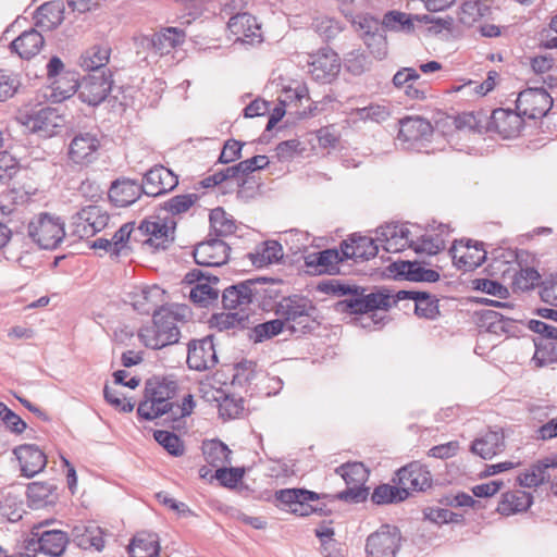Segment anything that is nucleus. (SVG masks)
Instances as JSON below:
<instances>
[{"instance_id": "f257e3e1", "label": "nucleus", "mask_w": 557, "mask_h": 557, "mask_svg": "<svg viewBox=\"0 0 557 557\" xmlns=\"http://www.w3.org/2000/svg\"><path fill=\"white\" fill-rule=\"evenodd\" d=\"M190 310L186 305H171L154 311L151 325L144 326L138 332L143 344L152 349H161L175 344L180 339L178 322H185Z\"/></svg>"}, {"instance_id": "f03ea898", "label": "nucleus", "mask_w": 557, "mask_h": 557, "mask_svg": "<svg viewBox=\"0 0 557 557\" xmlns=\"http://www.w3.org/2000/svg\"><path fill=\"white\" fill-rule=\"evenodd\" d=\"M230 35L211 38V53L225 55L235 44L255 46L263 41L261 24L248 12L232 15L226 23Z\"/></svg>"}, {"instance_id": "7ed1b4c3", "label": "nucleus", "mask_w": 557, "mask_h": 557, "mask_svg": "<svg viewBox=\"0 0 557 557\" xmlns=\"http://www.w3.org/2000/svg\"><path fill=\"white\" fill-rule=\"evenodd\" d=\"M231 384L246 387L245 393L250 396L261 394L270 396L282 388V380L269 376L255 361L243 360L232 368Z\"/></svg>"}, {"instance_id": "20e7f679", "label": "nucleus", "mask_w": 557, "mask_h": 557, "mask_svg": "<svg viewBox=\"0 0 557 557\" xmlns=\"http://www.w3.org/2000/svg\"><path fill=\"white\" fill-rule=\"evenodd\" d=\"M67 81L70 85L64 89L60 85L55 86L54 89L59 90L60 96L65 99L78 91L79 99L89 106H98L104 101L113 84L110 72L88 73L81 82H77L74 76H71ZM54 84H60V82H54Z\"/></svg>"}, {"instance_id": "39448f33", "label": "nucleus", "mask_w": 557, "mask_h": 557, "mask_svg": "<svg viewBox=\"0 0 557 557\" xmlns=\"http://www.w3.org/2000/svg\"><path fill=\"white\" fill-rule=\"evenodd\" d=\"M27 233L38 247L52 250L58 248L65 237L64 222L54 214L42 212L29 221Z\"/></svg>"}, {"instance_id": "423d86ee", "label": "nucleus", "mask_w": 557, "mask_h": 557, "mask_svg": "<svg viewBox=\"0 0 557 557\" xmlns=\"http://www.w3.org/2000/svg\"><path fill=\"white\" fill-rule=\"evenodd\" d=\"M175 222L150 216L140 222L135 230L134 239L143 237V246L152 252L165 250L174 242Z\"/></svg>"}, {"instance_id": "0eeeda50", "label": "nucleus", "mask_w": 557, "mask_h": 557, "mask_svg": "<svg viewBox=\"0 0 557 557\" xmlns=\"http://www.w3.org/2000/svg\"><path fill=\"white\" fill-rule=\"evenodd\" d=\"M315 311L311 301L305 297L292 296L283 298L276 307V314L287 324L292 332L310 327Z\"/></svg>"}, {"instance_id": "6e6552de", "label": "nucleus", "mask_w": 557, "mask_h": 557, "mask_svg": "<svg viewBox=\"0 0 557 557\" xmlns=\"http://www.w3.org/2000/svg\"><path fill=\"white\" fill-rule=\"evenodd\" d=\"M393 305V297L385 292L364 294L357 287L354 293L336 304V310L342 313L363 314L376 309L387 310Z\"/></svg>"}, {"instance_id": "1a4fd4ad", "label": "nucleus", "mask_w": 557, "mask_h": 557, "mask_svg": "<svg viewBox=\"0 0 557 557\" xmlns=\"http://www.w3.org/2000/svg\"><path fill=\"white\" fill-rule=\"evenodd\" d=\"M393 305V297L385 292L364 294L357 287L354 293L336 304V310L342 313L363 314L376 309L387 310Z\"/></svg>"}, {"instance_id": "9d476101", "label": "nucleus", "mask_w": 557, "mask_h": 557, "mask_svg": "<svg viewBox=\"0 0 557 557\" xmlns=\"http://www.w3.org/2000/svg\"><path fill=\"white\" fill-rule=\"evenodd\" d=\"M335 472L344 479L348 486H351L333 496L334 498L348 503H360L367 499L369 490L363 487V484L368 480L369 472L363 463L347 462L337 467Z\"/></svg>"}, {"instance_id": "9b49d317", "label": "nucleus", "mask_w": 557, "mask_h": 557, "mask_svg": "<svg viewBox=\"0 0 557 557\" xmlns=\"http://www.w3.org/2000/svg\"><path fill=\"white\" fill-rule=\"evenodd\" d=\"M433 135L432 124L421 116H406L399 120L397 141L405 150L420 151Z\"/></svg>"}, {"instance_id": "f8f14e48", "label": "nucleus", "mask_w": 557, "mask_h": 557, "mask_svg": "<svg viewBox=\"0 0 557 557\" xmlns=\"http://www.w3.org/2000/svg\"><path fill=\"white\" fill-rule=\"evenodd\" d=\"M400 545V530L395 525L383 524L367 537L366 557H396Z\"/></svg>"}, {"instance_id": "ddd939ff", "label": "nucleus", "mask_w": 557, "mask_h": 557, "mask_svg": "<svg viewBox=\"0 0 557 557\" xmlns=\"http://www.w3.org/2000/svg\"><path fill=\"white\" fill-rule=\"evenodd\" d=\"M275 498L285 510L300 517H306L313 512L325 513L322 507L310 504L321 498L315 492L305 488H285L277 491Z\"/></svg>"}, {"instance_id": "4468645a", "label": "nucleus", "mask_w": 557, "mask_h": 557, "mask_svg": "<svg viewBox=\"0 0 557 557\" xmlns=\"http://www.w3.org/2000/svg\"><path fill=\"white\" fill-rule=\"evenodd\" d=\"M109 220L110 215L102 207L86 206L72 216L73 233L79 238L92 237L108 226Z\"/></svg>"}, {"instance_id": "2eb2a0df", "label": "nucleus", "mask_w": 557, "mask_h": 557, "mask_svg": "<svg viewBox=\"0 0 557 557\" xmlns=\"http://www.w3.org/2000/svg\"><path fill=\"white\" fill-rule=\"evenodd\" d=\"M101 139L97 132H78L69 144L67 156L77 165L94 163L99 157Z\"/></svg>"}, {"instance_id": "dca6fc26", "label": "nucleus", "mask_w": 557, "mask_h": 557, "mask_svg": "<svg viewBox=\"0 0 557 557\" xmlns=\"http://www.w3.org/2000/svg\"><path fill=\"white\" fill-rule=\"evenodd\" d=\"M552 107L553 98L543 87H529L516 100V109L531 120L545 116Z\"/></svg>"}, {"instance_id": "f3484780", "label": "nucleus", "mask_w": 557, "mask_h": 557, "mask_svg": "<svg viewBox=\"0 0 557 557\" xmlns=\"http://www.w3.org/2000/svg\"><path fill=\"white\" fill-rule=\"evenodd\" d=\"M20 122L32 133L41 137L53 136L63 126V117L58 110L45 107L30 113L21 114Z\"/></svg>"}, {"instance_id": "a211bd4d", "label": "nucleus", "mask_w": 557, "mask_h": 557, "mask_svg": "<svg viewBox=\"0 0 557 557\" xmlns=\"http://www.w3.org/2000/svg\"><path fill=\"white\" fill-rule=\"evenodd\" d=\"M258 280H247L236 285L224 288L222 294V304L225 309H245L249 311V306L259 302L260 292L258 289Z\"/></svg>"}, {"instance_id": "6ab92c4d", "label": "nucleus", "mask_w": 557, "mask_h": 557, "mask_svg": "<svg viewBox=\"0 0 557 557\" xmlns=\"http://www.w3.org/2000/svg\"><path fill=\"white\" fill-rule=\"evenodd\" d=\"M308 65L313 79L326 84L331 83L338 75L341 60L332 49L322 48L310 55Z\"/></svg>"}, {"instance_id": "aec40b11", "label": "nucleus", "mask_w": 557, "mask_h": 557, "mask_svg": "<svg viewBox=\"0 0 557 557\" xmlns=\"http://www.w3.org/2000/svg\"><path fill=\"white\" fill-rule=\"evenodd\" d=\"M395 88L404 91L410 100L423 101L428 98L430 88L420 81V74L414 67H401L393 76Z\"/></svg>"}, {"instance_id": "412c9836", "label": "nucleus", "mask_w": 557, "mask_h": 557, "mask_svg": "<svg viewBox=\"0 0 557 557\" xmlns=\"http://www.w3.org/2000/svg\"><path fill=\"white\" fill-rule=\"evenodd\" d=\"M178 184L177 176L163 165H156L144 175L143 191L147 196L157 197L171 191Z\"/></svg>"}, {"instance_id": "4be33fe9", "label": "nucleus", "mask_w": 557, "mask_h": 557, "mask_svg": "<svg viewBox=\"0 0 557 557\" xmlns=\"http://www.w3.org/2000/svg\"><path fill=\"white\" fill-rule=\"evenodd\" d=\"M398 485L406 492H423L432 486V475L429 469L419 461H412L400 468L397 473Z\"/></svg>"}, {"instance_id": "5701e85b", "label": "nucleus", "mask_w": 557, "mask_h": 557, "mask_svg": "<svg viewBox=\"0 0 557 557\" xmlns=\"http://www.w3.org/2000/svg\"><path fill=\"white\" fill-rule=\"evenodd\" d=\"M47 524H49L48 520L34 524L32 534L39 536L41 553L51 557H59L65 552L69 536L61 530H42Z\"/></svg>"}, {"instance_id": "b1692460", "label": "nucleus", "mask_w": 557, "mask_h": 557, "mask_svg": "<svg viewBox=\"0 0 557 557\" xmlns=\"http://www.w3.org/2000/svg\"><path fill=\"white\" fill-rule=\"evenodd\" d=\"M188 288V299L199 308L209 307V273L193 269L187 272L182 281Z\"/></svg>"}, {"instance_id": "393cba45", "label": "nucleus", "mask_w": 557, "mask_h": 557, "mask_svg": "<svg viewBox=\"0 0 557 557\" xmlns=\"http://www.w3.org/2000/svg\"><path fill=\"white\" fill-rule=\"evenodd\" d=\"M523 117L517 109L498 108L492 112L491 126L504 138H513L523 128Z\"/></svg>"}, {"instance_id": "a878e982", "label": "nucleus", "mask_w": 557, "mask_h": 557, "mask_svg": "<svg viewBox=\"0 0 557 557\" xmlns=\"http://www.w3.org/2000/svg\"><path fill=\"white\" fill-rule=\"evenodd\" d=\"M410 231L404 225L389 224L376 231V240L387 252H399L405 247H410Z\"/></svg>"}, {"instance_id": "bb28decb", "label": "nucleus", "mask_w": 557, "mask_h": 557, "mask_svg": "<svg viewBox=\"0 0 557 557\" xmlns=\"http://www.w3.org/2000/svg\"><path fill=\"white\" fill-rule=\"evenodd\" d=\"M22 474L27 478H33L39 473L47 463V457L44 451L34 444H24L14 449Z\"/></svg>"}, {"instance_id": "cd10ccee", "label": "nucleus", "mask_w": 557, "mask_h": 557, "mask_svg": "<svg viewBox=\"0 0 557 557\" xmlns=\"http://www.w3.org/2000/svg\"><path fill=\"white\" fill-rule=\"evenodd\" d=\"M376 238L352 235L342 243V253L346 259L369 260L377 255L379 245Z\"/></svg>"}, {"instance_id": "c85d7f7f", "label": "nucleus", "mask_w": 557, "mask_h": 557, "mask_svg": "<svg viewBox=\"0 0 557 557\" xmlns=\"http://www.w3.org/2000/svg\"><path fill=\"white\" fill-rule=\"evenodd\" d=\"M347 260L342 249H325L319 252L309 253L305 258L306 265L315 268L319 273L335 275L341 273V264Z\"/></svg>"}, {"instance_id": "c756f323", "label": "nucleus", "mask_w": 557, "mask_h": 557, "mask_svg": "<svg viewBox=\"0 0 557 557\" xmlns=\"http://www.w3.org/2000/svg\"><path fill=\"white\" fill-rule=\"evenodd\" d=\"M471 240H467L465 251L460 253L457 246H453L449 250L454 263L458 269L463 271H472L482 265L486 259V251L483 248V243L475 242L473 246L470 245Z\"/></svg>"}, {"instance_id": "7c9ffc66", "label": "nucleus", "mask_w": 557, "mask_h": 557, "mask_svg": "<svg viewBox=\"0 0 557 557\" xmlns=\"http://www.w3.org/2000/svg\"><path fill=\"white\" fill-rule=\"evenodd\" d=\"M404 299H412L414 301V312L420 318L432 320L440 313L437 299L431 297L425 292L399 290L395 298L393 297V305Z\"/></svg>"}, {"instance_id": "2f4dec72", "label": "nucleus", "mask_w": 557, "mask_h": 557, "mask_svg": "<svg viewBox=\"0 0 557 557\" xmlns=\"http://www.w3.org/2000/svg\"><path fill=\"white\" fill-rule=\"evenodd\" d=\"M143 193L141 184L123 178L111 184L108 196L116 207H127L133 205Z\"/></svg>"}, {"instance_id": "473e14b6", "label": "nucleus", "mask_w": 557, "mask_h": 557, "mask_svg": "<svg viewBox=\"0 0 557 557\" xmlns=\"http://www.w3.org/2000/svg\"><path fill=\"white\" fill-rule=\"evenodd\" d=\"M186 34L178 27H164L152 34L150 45L154 53L165 55L185 41Z\"/></svg>"}, {"instance_id": "72a5a7b5", "label": "nucleus", "mask_w": 557, "mask_h": 557, "mask_svg": "<svg viewBox=\"0 0 557 557\" xmlns=\"http://www.w3.org/2000/svg\"><path fill=\"white\" fill-rule=\"evenodd\" d=\"M73 542L83 549L95 548L100 552L104 547L103 532L95 523H78L72 530Z\"/></svg>"}, {"instance_id": "f704fd0d", "label": "nucleus", "mask_w": 557, "mask_h": 557, "mask_svg": "<svg viewBox=\"0 0 557 557\" xmlns=\"http://www.w3.org/2000/svg\"><path fill=\"white\" fill-rule=\"evenodd\" d=\"M256 321L255 314L242 309L235 312L213 313L211 315V327H216L219 331L246 330L250 329Z\"/></svg>"}, {"instance_id": "c9c22d12", "label": "nucleus", "mask_w": 557, "mask_h": 557, "mask_svg": "<svg viewBox=\"0 0 557 557\" xmlns=\"http://www.w3.org/2000/svg\"><path fill=\"white\" fill-rule=\"evenodd\" d=\"M504 448L505 437L503 432L488 431L472 442L470 450L482 459H492L502 453Z\"/></svg>"}, {"instance_id": "e433bc0d", "label": "nucleus", "mask_w": 557, "mask_h": 557, "mask_svg": "<svg viewBox=\"0 0 557 557\" xmlns=\"http://www.w3.org/2000/svg\"><path fill=\"white\" fill-rule=\"evenodd\" d=\"M437 233H426L421 235L417 240L410 242V248L418 253L436 255L445 248L446 236H448L450 230L447 224H438Z\"/></svg>"}, {"instance_id": "4c0bfd02", "label": "nucleus", "mask_w": 557, "mask_h": 557, "mask_svg": "<svg viewBox=\"0 0 557 557\" xmlns=\"http://www.w3.org/2000/svg\"><path fill=\"white\" fill-rule=\"evenodd\" d=\"M177 384L172 380L151 381L146 384L145 394L156 401L162 409H165L168 416L171 412L173 401L171 399L175 396Z\"/></svg>"}, {"instance_id": "58836bf2", "label": "nucleus", "mask_w": 557, "mask_h": 557, "mask_svg": "<svg viewBox=\"0 0 557 557\" xmlns=\"http://www.w3.org/2000/svg\"><path fill=\"white\" fill-rule=\"evenodd\" d=\"M391 271L395 275L404 276L412 282H429L435 283L440 280V273L432 269H426L418 262L401 261L394 262Z\"/></svg>"}, {"instance_id": "ea45409f", "label": "nucleus", "mask_w": 557, "mask_h": 557, "mask_svg": "<svg viewBox=\"0 0 557 557\" xmlns=\"http://www.w3.org/2000/svg\"><path fill=\"white\" fill-rule=\"evenodd\" d=\"M45 39L40 32L35 28L23 32L15 38L10 47L22 59H30L39 53L44 47Z\"/></svg>"}, {"instance_id": "a19ab883", "label": "nucleus", "mask_w": 557, "mask_h": 557, "mask_svg": "<svg viewBox=\"0 0 557 557\" xmlns=\"http://www.w3.org/2000/svg\"><path fill=\"white\" fill-rule=\"evenodd\" d=\"M64 5L59 1H50L41 4L35 13L36 26L41 30H52L64 20Z\"/></svg>"}, {"instance_id": "79ce46f5", "label": "nucleus", "mask_w": 557, "mask_h": 557, "mask_svg": "<svg viewBox=\"0 0 557 557\" xmlns=\"http://www.w3.org/2000/svg\"><path fill=\"white\" fill-rule=\"evenodd\" d=\"M164 290L157 285L146 286L134 296V309L140 314H149L163 307Z\"/></svg>"}, {"instance_id": "37998d69", "label": "nucleus", "mask_w": 557, "mask_h": 557, "mask_svg": "<svg viewBox=\"0 0 557 557\" xmlns=\"http://www.w3.org/2000/svg\"><path fill=\"white\" fill-rule=\"evenodd\" d=\"M532 505V496L523 491H513L503 494L497 511L503 516H510L525 511Z\"/></svg>"}, {"instance_id": "c03bdc74", "label": "nucleus", "mask_w": 557, "mask_h": 557, "mask_svg": "<svg viewBox=\"0 0 557 557\" xmlns=\"http://www.w3.org/2000/svg\"><path fill=\"white\" fill-rule=\"evenodd\" d=\"M109 48L102 46H92L82 54L79 64L88 73H109L110 71L106 67L109 62Z\"/></svg>"}, {"instance_id": "a18cd8bd", "label": "nucleus", "mask_w": 557, "mask_h": 557, "mask_svg": "<svg viewBox=\"0 0 557 557\" xmlns=\"http://www.w3.org/2000/svg\"><path fill=\"white\" fill-rule=\"evenodd\" d=\"M213 400L218 403L219 414L224 420L236 419L244 411L243 397L236 398L234 395L216 389V395H213Z\"/></svg>"}, {"instance_id": "49530a36", "label": "nucleus", "mask_w": 557, "mask_h": 557, "mask_svg": "<svg viewBox=\"0 0 557 557\" xmlns=\"http://www.w3.org/2000/svg\"><path fill=\"white\" fill-rule=\"evenodd\" d=\"M554 468L550 466L549 458L537 461L524 473L518 475L517 481L524 487H536L549 479L547 470Z\"/></svg>"}, {"instance_id": "de8ad7c7", "label": "nucleus", "mask_w": 557, "mask_h": 557, "mask_svg": "<svg viewBox=\"0 0 557 557\" xmlns=\"http://www.w3.org/2000/svg\"><path fill=\"white\" fill-rule=\"evenodd\" d=\"M131 557H156L159 554V544L154 534L140 533L131 542L128 547Z\"/></svg>"}, {"instance_id": "09e8293b", "label": "nucleus", "mask_w": 557, "mask_h": 557, "mask_svg": "<svg viewBox=\"0 0 557 557\" xmlns=\"http://www.w3.org/2000/svg\"><path fill=\"white\" fill-rule=\"evenodd\" d=\"M535 347L531 363L535 368H544L557 362V349L553 342H546L544 338H533Z\"/></svg>"}, {"instance_id": "8fccbe9b", "label": "nucleus", "mask_w": 557, "mask_h": 557, "mask_svg": "<svg viewBox=\"0 0 557 557\" xmlns=\"http://www.w3.org/2000/svg\"><path fill=\"white\" fill-rule=\"evenodd\" d=\"M409 496L400 485L381 484L372 493L371 499L376 505L394 504L405 500Z\"/></svg>"}, {"instance_id": "3c124183", "label": "nucleus", "mask_w": 557, "mask_h": 557, "mask_svg": "<svg viewBox=\"0 0 557 557\" xmlns=\"http://www.w3.org/2000/svg\"><path fill=\"white\" fill-rule=\"evenodd\" d=\"M236 226L231 215H227L223 208L211 209V234L227 236L234 233Z\"/></svg>"}, {"instance_id": "603ef678", "label": "nucleus", "mask_w": 557, "mask_h": 557, "mask_svg": "<svg viewBox=\"0 0 557 557\" xmlns=\"http://www.w3.org/2000/svg\"><path fill=\"white\" fill-rule=\"evenodd\" d=\"M487 7L480 0H466L458 13V18L465 26H472L484 16Z\"/></svg>"}, {"instance_id": "864d4df0", "label": "nucleus", "mask_w": 557, "mask_h": 557, "mask_svg": "<svg viewBox=\"0 0 557 557\" xmlns=\"http://www.w3.org/2000/svg\"><path fill=\"white\" fill-rule=\"evenodd\" d=\"M282 257L283 251L281 244L276 240H268L263 243L262 247L252 256V262L258 267H263L277 262Z\"/></svg>"}, {"instance_id": "5fc2aeb1", "label": "nucleus", "mask_w": 557, "mask_h": 557, "mask_svg": "<svg viewBox=\"0 0 557 557\" xmlns=\"http://www.w3.org/2000/svg\"><path fill=\"white\" fill-rule=\"evenodd\" d=\"M284 326V321L281 319H274L259 324H256L255 322L250 326L251 334L249 335V337L255 343H260L264 339L278 335L283 331Z\"/></svg>"}, {"instance_id": "6e6d98bb", "label": "nucleus", "mask_w": 557, "mask_h": 557, "mask_svg": "<svg viewBox=\"0 0 557 557\" xmlns=\"http://www.w3.org/2000/svg\"><path fill=\"white\" fill-rule=\"evenodd\" d=\"M244 475V467L222 466L215 469V472L213 475H211V479L214 478L223 487L235 488L242 482Z\"/></svg>"}, {"instance_id": "4d7b16f0", "label": "nucleus", "mask_w": 557, "mask_h": 557, "mask_svg": "<svg viewBox=\"0 0 557 557\" xmlns=\"http://www.w3.org/2000/svg\"><path fill=\"white\" fill-rule=\"evenodd\" d=\"M209 339V336L200 339V341H191L188 344V352H187V364L190 369L197 371L207 370V359L206 351L203 345Z\"/></svg>"}, {"instance_id": "13d9d810", "label": "nucleus", "mask_w": 557, "mask_h": 557, "mask_svg": "<svg viewBox=\"0 0 557 557\" xmlns=\"http://www.w3.org/2000/svg\"><path fill=\"white\" fill-rule=\"evenodd\" d=\"M133 233L135 234L134 223H125L109 238L113 245L115 258L129 253L128 242Z\"/></svg>"}, {"instance_id": "bf43d9fd", "label": "nucleus", "mask_w": 557, "mask_h": 557, "mask_svg": "<svg viewBox=\"0 0 557 557\" xmlns=\"http://www.w3.org/2000/svg\"><path fill=\"white\" fill-rule=\"evenodd\" d=\"M57 486L47 482H33L27 486L28 499L37 506L46 505L50 502Z\"/></svg>"}, {"instance_id": "052dcab7", "label": "nucleus", "mask_w": 557, "mask_h": 557, "mask_svg": "<svg viewBox=\"0 0 557 557\" xmlns=\"http://www.w3.org/2000/svg\"><path fill=\"white\" fill-rule=\"evenodd\" d=\"M344 14L355 27L363 32L364 37L381 28L379 21L369 14L356 13L349 9L345 10Z\"/></svg>"}, {"instance_id": "680f3d73", "label": "nucleus", "mask_w": 557, "mask_h": 557, "mask_svg": "<svg viewBox=\"0 0 557 557\" xmlns=\"http://www.w3.org/2000/svg\"><path fill=\"white\" fill-rule=\"evenodd\" d=\"M154 440L171 455L182 456L184 454V445L181 438L169 431L157 430L153 433Z\"/></svg>"}, {"instance_id": "e2e57ef3", "label": "nucleus", "mask_w": 557, "mask_h": 557, "mask_svg": "<svg viewBox=\"0 0 557 557\" xmlns=\"http://www.w3.org/2000/svg\"><path fill=\"white\" fill-rule=\"evenodd\" d=\"M232 463V450L220 440L211 438V468H220Z\"/></svg>"}, {"instance_id": "0e129e2a", "label": "nucleus", "mask_w": 557, "mask_h": 557, "mask_svg": "<svg viewBox=\"0 0 557 557\" xmlns=\"http://www.w3.org/2000/svg\"><path fill=\"white\" fill-rule=\"evenodd\" d=\"M382 25L395 30L411 29L412 16L399 11H389L384 15Z\"/></svg>"}, {"instance_id": "69168bd1", "label": "nucleus", "mask_w": 557, "mask_h": 557, "mask_svg": "<svg viewBox=\"0 0 557 557\" xmlns=\"http://www.w3.org/2000/svg\"><path fill=\"white\" fill-rule=\"evenodd\" d=\"M197 200L196 194L178 195L164 202L163 208L172 214H180L187 211Z\"/></svg>"}, {"instance_id": "338daca9", "label": "nucleus", "mask_w": 557, "mask_h": 557, "mask_svg": "<svg viewBox=\"0 0 557 557\" xmlns=\"http://www.w3.org/2000/svg\"><path fill=\"white\" fill-rule=\"evenodd\" d=\"M231 247L220 238H211V268L221 267L230 259Z\"/></svg>"}, {"instance_id": "774afa93", "label": "nucleus", "mask_w": 557, "mask_h": 557, "mask_svg": "<svg viewBox=\"0 0 557 557\" xmlns=\"http://www.w3.org/2000/svg\"><path fill=\"white\" fill-rule=\"evenodd\" d=\"M541 276L534 268L521 269L513 278V286L520 290H528L540 281Z\"/></svg>"}]
</instances>
